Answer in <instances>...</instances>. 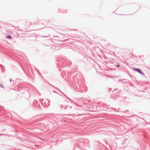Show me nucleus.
I'll return each mask as SVG.
<instances>
[{
	"mask_svg": "<svg viewBox=\"0 0 150 150\" xmlns=\"http://www.w3.org/2000/svg\"><path fill=\"white\" fill-rule=\"evenodd\" d=\"M134 70L136 71H137L138 72H139L141 74H142V72L141 71V70L139 69L135 68L134 69Z\"/></svg>",
	"mask_w": 150,
	"mask_h": 150,
	"instance_id": "1",
	"label": "nucleus"
},
{
	"mask_svg": "<svg viewBox=\"0 0 150 150\" xmlns=\"http://www.w3.org/2000/svg\"><path fill=\"white\" fill-rule=\"evenodd\" d=\"M116 66L118 67H119V65H117Z\"/></svg>",
	"mask_w": 150,
	"mask_h": 150,
	"instance_id": "4",
	"label": "nucleus"
},
{
	"mask_svg": "<svg viewBox=\"0 0 150 150\" xmlns=\"http://www.w3.org/2000/svg\"><path fill=\"white\" fill-rule=\"evenodd\" d=\"M8 38L9 39L11 38V36H8Z\"/></svg>",
	"mask_w": 150,
	"mask_h": 150,
	"instance_id": "2",
	"label": "nucleus"
},
{
	"mask_svg": "<svg viewBox=\"0 0 150 150\" xmlns=\"http://www.w3.org/2000/svg\"><path fill=\"white\" fill-rule=\"evenodd\" d=\"M0 87H2V88H4V87H3V85H0Z\"/></svg>",
	"mask_w": 150,
	"mask_h": 150,
	"instance_id": "3",
	"label": "nucleus"
}]
</instances>
